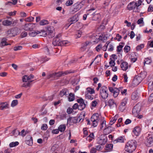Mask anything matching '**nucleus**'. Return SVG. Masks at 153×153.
Here are the masks:
<instances>
[{"label": "nucleus", "instance_id": "nucleus-1", "mask_svg": "<svg viewBox=\"0 0 153 153\" xmlns=\"http://www.w3.org/2000/svg\"><path fill=\"white\" fill-rule=\"evenodd\" d=\"M137 145V142L135 140H130L126 144L125 150L129 153H131L136 149Z\"/></svg>", "mask_w": 153, "mask_h": 153}, {"label": "nucleus", "instance_id": "nucleus-2", "mask_svg": "<svg viewBox=\"0 0 153 153\" xmlns=\"http://www.w3.org/2000/svg\"><path fill=\"white\" fill-rule=\"evenodd\" d=\"M105 35L101 34L100 36H97L95 35H93L91 36L90 37L93 40L91 42V44L92 42L94 44L97 43L99 40L102 41L103 42H104L105 40Z\"/></svg>", "mask_w": 153, "mask_h": 153}, {"label": "nucleus", "instance_id": "nucleus-3", "mask_svg": "<svg viewBox=\"0 0 153 153\" xmlns=\"http://www.w3.org/2000/svg\"><path fill=\"white\" fill-rule=\"evenodd\" d=\"M74 72V71L69 70L64 71H60L54 74V78L59 77L62 76H64L71 73Z\"/></svg>", "mask_w": 153, "mask_h": 153}, {"label": "nucleus", "instance_id": "nucleus-4", "mask_svg": "<svg viewBox=\"0 0 153 153\" xmlns=\"http://www.w3.org/2000/svg\"><path fill=\"white\" fill-rule=\"evenodd\" d=\"M141 106L140 104H136L133 108L132 110V113L135 116L137 117L140 114V112L141 110Z\"/></svg>", "mask_w": 153, "mask_h": 153}, {"label": "nucleus", "instance_id": "nucleus-5", "mask_svg": "<svg viewBox=\"0 0 153 153\" xmlns=\"http://www.w3.org/2000/svg\"><path fill=\"white\" fill-rule=\"evenodd\" d=\"M18 33V29L13 28L9 30L7 32V35L9 36H14Z\"/></svg>", "mask_w": 153, "mask_h": 153}, {"label": "nucleus", "instance_id": "nucleus-6", "mask_svg": "<svg viewBox=\"0 0 153 153\" xmlns=\"http://www.w3.org/2000/svg\"><path fill=\"white\" fill-rule=\"evenodd\" d=\"M61 35L60 34L56 36L53 38L52 44L54 46H60L61 40L60 39Z\"/></svg>", "mask_w": 153, "mask_h": 153}, {"label": "nucleus", "instance_id": "nucleus-7", "mask_svg": "<svg viewBox=\"0 0 153 153\" xmlns=\"http://www.w3.org/2000/svg\"><path fill=\"white\" fill-rule=\"evenodd\" d=\"M77 102L79 103L78 105V109L80 110H82L85 108L86 104H85L84 100L82 99H78L77 100Z\"/></svg>", "mask_w": 153, "mask_h": 153}, {"label": "nucleus", "instance_id": "nucleus-8", "mask_svg": "<svg viewBox=\"0 0 153 153\" xmlns=\"http://www.w3.org/2000/svg\"><path fill=\"white\" fill-rule=\"evenodd\" d=\"M105 136L104 134L102 135L97 139V143L99 144L104 145L105 143Z\"/></svg>", "mask_w": 153, "mask_h": 153}, {"label": "nucleus", "instance_id": "nucleus-9", "mask_svg": "<svg viewBox=\"0 0 153 153\" xmlns=\"http://www.w3.org/2000/svg\"><path fill=\"white\" fill-rule=\"evenodd\" d=\"M127 100H128L127 98L124 99L123 100L122 102L120 104V105L119 106V109L121 111H123V110L126 109V107L125 105L126 104Z\"/></svg>", "mask_w": 153, "mask_h": 153}, {"label": "nucleus", "instance_id": "nucleus-10", "mask_svg": "<svg viewBox=\"0 0 153 153\" xmlns=\"http://www.w3.org/2000/svg\"><path fill=\"white\" fill-rule=\"evenodd\" d=\"M121 62L120 66L122 70L126 71L128 68V64L126 62L124 61L123 60L120 61Z\"/></svg>", "mask_w": 153, "mask_h": 153}, {"label": "nucleus", "instance_id": "nucleus-11", "mask_svg": "<svg viewBox=\"0 0 153 153\" xmlns=\"http://www.w3.org/2000/svg\"><path fill=\"white\" fill-rule=\"evenodd\" d=\"M35 27V25L33 24H27L25 25L24 29L26 30H32Z\"/></svg>", "mask_w": 153, "mask_h": 153}, {"label": "nucleus", "instance_id": "nucleus-12", "mask_svg": "<svg viewBox=\"0 0 153 153\" xmlns=\"http://www.w3.org/2000/svg\"><path fill=\"white\" fill-rule=\"evenodd\" d=\"M82 4L81 3H79V4L78 3H75L73 5L74 10L72 11V12H75L79 9H80L82 7Z\"/></svg>", "mask_w": 153, "mask_h": 153}, {"label": "nucleus", "instance_id": "nucleus-13", "mask_svg": "<svg viewBox=\"0 0 153 153\" xmlns=\"http://www.w3.org/2000/svg\"><path fill=\"white\" fill-rule=\"evenodd\" d=\"M137 3L134 1H132L129 3L127 6L128 10H131L137 7Z\"/></svg>", "mask_w": 153, "mask_h": 153}, {"label": "nucleus", "instance_id": "nucleus-14", "mask_svg": "<svg viewBox=\"0 0 153 153\" xmlns=\"http://www.w3.org/2000/svg\"><path fill=\"white\" fill-rule=\"evenodd\" d=\"M106 105H108L111 108L116 106V104L114 100L112 99H110L107 103V104L106 103Z\"/></svg>", "mask_w": 153, "mask_h": 153}, {"label": "nucleus", "instance_id": "nucleus-15", "mask_svg": "<svg viewBox=\"0 0 153 153\" xmlns=\"http://www.w3.org/2000/svg\"><path fill=\"white\" fill-rule=\"evenodd\" d=\"M79 20L78 16L76 15L68 19V21L71 22V24L75 23Z\"/></svg>", "mask_w": 153, "mask_h": 153}, {"label": "nucleus", "instance_id": "nucleus-16", "mask_svg": "<svg viewBox=\"0 0 153 153\" xmlns=\"http://www.w3.org/2000/svg\"><path fill=\"white\" fill-rule=\"evenodd\" d=\"M141 131L140 128L139 126L135 127L133 129L134 134L136 136H138L140 134Z\"/></svg>", "mask_w": 153, "mask_h": 153}, {"label": "nucleus", "instance_id": "nucleus-17", "mask_svg": "<svg viewBox=\"0 0 153 153\" xmlns=\"http://www.w3.org/2000/svg\"><path fill=\"white\" fill-rule=\"evenodd\" d=\"M146 142L147 145L149 146L151 144H153V137L152 135H149L147 136Z\"/></svg>", "mask_w": 153, "mask_h": 153}, {"label": "nucleus", "instance_id": "nucleus-18", "mask_svg": "<svg viewBox=\"0 0 153 153\" xmlns=\"http://www.w3.org/2000/svg\"><path fill=\"white\" fill-rule=\"evenodd\" d=\"M77 119V117H71L68 119L67 122L70 123H76L78 122Z\"/></svg>", "mask_w": 153, "mask_h": 153}, {"label": "nucleus", "instance_id": "nucleus-19", "mask_svg": "<svg viewBox=\"0 0 153 153\" xmlns=\"http://www.w3.org/2000/svg\"><path fill=\"white\" fill-rule=\"evenodd\" d=\"M68 94V90L66 88H64L60 91L59 95L62 97L64 95L67 96Z\"/></svg>", "mask_w": 153, "mask_h": 153}, {"label": "nucleus", "instance_id": "nucleus-20", "mask_svg": "<svg viewBox=\"0 0 153 153\" xmlns=\"http://www.w3.org/2000/svg\"><path fill=\"white\" fill-rule=\"evenodd\" d=\"M100 94L104 99H105V86H102L100 90Z\"/></svg>", "mask_w": 153, "mask_h": 153}, {"label": "nucleus", "instance_id": "nucleus-21", "mask_svg": "<svg viewBox=\"0 0 153 153\" xmlns=\"http://www.w3.org/2000/svg\"><path fill=\"white\" fill-rule=\"evenodd\" d=\"M7 39L6 38H3L1 40L0 44V46L3 47L4 46L10 45V44L7 43Z\"/></svg>", "mask_w": 153, "mask_h": 153}, {"label": "nucleus", "instance_id": "nucleus-22", "mask_svg": "<svg viewBox=\"0 0 153 153\" xmlns=\"http://www.w3.org/2000/svg\"><path fill=\"white\" fill-rule=\"evenodd\" d=\"M124 141V137L123 136H120L118 137L114 141V144L117 143H123Z\"/></svg>", "mask_w": 153, "mask_h": 153}, {"label": "nucleus", "instance_id": "nucleus-23", "mask_svg": "<svg viewBox=\"0 0 153 153\" xmlns=\"http://www.w3.org/2000/svg\"><path fill=\"white\" fill-rule=\"evenodd\" d=\"M1 105L0 109L2 110L8 108H9V104L6 102L2 103Z\"/></svg>", "mask_w": 153, "mask_h": 153}, {"label": "nucleus", "instance_id": "nucleus-24", "mask_svg": "<svg viewBox=\"0 0 153 153\" xmlns=\"http://www.w3.org/2000/svg\"><path fill=\"white\" fill-rule=\"evenodd\" d=\"M40 31L38 30H33L30 31L29 33L28 34L30 36L33 37L36 36L37 34L39 33Z\"/></svg>", "mask_w": 153, "mask_h": 153}, {"label": "nucleus", "instance_id": "nucleus-25", "mask_svg": "<svg viewBox=\"0 0 153 153\" xmlns=\"http://www.w3.org/2000/svg\"><path fill=\"white\" fill-rule=\"evenodd\" d=\"M113 148V144H109L106 145V152H110L112 150Z\"/></svg>", "mask_w": 153, "mask_h": 153}, {"label": "nucleus", "instance_id": "nucleus-26", "mask_svg": "<svg viewBox=\"0 0 153 153\" xmlns=\"http://www.w3.org/2000/svg\"><path fill=\"white\" fill-rule=\"evenodd\" d=\"M122 89L123 87H120L118 88H116V91H114V97H116L118 96L120 91L122 90Z\"/></svg>", "mask_w": 153, "mask_h": 153}, {"label": "nucleus", "instance_id": "nucleus-27", "mask_svg": "<svg viewBox=\"0 0 153 153\" xmlns=\"http://www.w3.org/2000/svg\"><path fill=\"white\" fill-rule=\"evenodd\" d=\"M20 134V132L16 129L13 130L10 133L11 136H14L15 137H17Z\"/></svg>", "mask_w": 153, "mask_h": 153}, {"label": "nucleus", "instance_id": "nucleus-28", "mask_svg": "<svg viewBox=\"0 0 153 153\" xmlns=\"http://www.w3.org/2000/svg\"><path fill=\"white\" fill-rule=\"evenodd\" d=\"M99 118V114H95L91 117V121H98Z\"/></svg>", "mask_w": 153, "mask_h": 153}, {"label": "nucleus", "instance_id": "nucleus-29", "mask_svg": "<svg viewBox=\"0 0 153 153\" xmlns=\"http://www.w3.org/2000/svg\"><path fill=\"white\" fill-rule=\"evenodd\" d=\"M131 99L134 100H137L139 98V96L137 94L136 92H133L131 95Z\"/></svg>", "mask_w": 153, "mask_h": 153}, {"label": "nucleus", "instance_id": "nucleus-30", "mask_svg": "<svg viewBox=\"0 0 153 153\" xmlns=\"http://www.w3.org/2000/svg\"><path fill=\"white\" fill-rule=\"evenodd\" d=\"M119 117L118 114H116L112 118L110 122V124L112 125L114 123Z\"/></svg>", "mask_w": 153, "mask_h": 153}, {"label": "nucleus", "instance_id": "nucleus-31", "mask_svg": "<svg viewBox=\"0 0 153 153\" xmlns=\"http://www.w3.org/2000/svg\"><path fill=\"white\" fill-rule=\"evenodd\" d=\"M106 44L107 45L106 46V49L108 48L109 51H112L113 50V47L112 45L110 44V42H107Z\"/></svg>", "mask_w": 153, "mask_h": 153}, {"label": "nucleus", "instance_id": "nucleus-32", "mask_svg": "<svg viewBox=\"0 0 153 153\" xmlns=\"http://www.w3.org/2000/svg\"><path fill=\"white\" fill-rule=\"evenodd\" d=\"M66 126L65 124L61 125L58 127L59 130L61 132H63L65 130Z\"/></svg>", "mask_w": 153, "mask_h": 153}, {"label": "nucleus", "instance_id": "nucleus-33", "mask_svg": "<svg viewBox=\"0 0 153 153\" xmlns=\"http://www.w3.org/2000/svg\"><path fill=\"white\" fill-rule=\"evenodd\" d=\"M140 78V77H138V78L133 79L132 82V84H134V85H138L141 81V80L140 81H138V79H139Z\"/></svg>", "mask_w": 153, "mask_h": 153}, {"label": "nucleus", "instance_id": "nucleus-34", "mask_svg": "<svg viewBox=\"0 0 153 153\" xmlns=\"http://www.w3.org/2000/svg\"><path fill=\"white\" fill-rule=\"evenodd\" d=\"M95 93V91L94 89L91 88H87V92L86 94H94Z\"/></svg>", "mask_w": 153, "mask_h": 153}, {"label": "nucleus", "instance_id": "nucleus-35", "mask_svg": "<svg viewBox=\"0 0 153 153\" xmlns=\"http://www.w3.org/2000/svg\"><path fill=\"white\" fill-rule=\"evenodd\" d=\"M85 117V114H81L79 116L77 117V120L78 122H82L83 121V119Z\"/></svg>", "mask_w": 153, "mask_h": 153}, {"label": "nucleus", "instance_id": "nucleus-36", "mask_svg": "<svg viewBox=\"0 0 153 153\" xmlns=\"http://www.w3.org/2000/svg\"><path fill=\"white\" fill-rule=\"evenodd\" d=\"M90 42L88 41H86L83 43L82 44V46L81 48V50L82 51H84L85 49V47L88 46Z\"/></svg>", "mask_w": 153, "mask_h": 153}, {"label": "nucleus", "instance_id": "nucleus-37", "mask_svg": "<svg viewBox=\"0 0 153 153\" xmlns=\"http://www.w3.org/2000/svg\"><path fill=\"white\" fill-rule=\"evenodd\" d=\"M2 24L4 25L7 26L11 25L12 24V22L10 21L6 20L2 22Z\"/></svg>", "mask_w": 153, "mask_h": 153}, {"label": "nucleus", "instance_id": "nucleus-38", "mask_svg": "<svg viewBox=\"0 0 153 153\" xmlns=\"http://www.w3.org/2000/svg\"><path fill=\"white\" fill-rule=\"evenodd\" d=\"M68 99L69 101H74L75 99L74 94L72 93H70L69 94V97Z\"/></svg>", "mask_w": 153, "mask_h": 153}, {"label": "nucleus", "instance_id": "nucleus-39", "mask_svg": "<svg viewBox=\"0 0 153 153\" xmlns=\"http://www.w3.org/2000/svg\"><path fill=\"white\" fill-rule=\"evenodd\" d=\"M60 46H68L70 45V42L68 41H61Z\"/></svg>", "mask_w": 153, "mask_h": 153}, {"label": "nucleus", "instance_id": "nucleus-40", "mask_svg": "<svg viewBox=\"0 0 153 153\" xmlns=\"http://www.w3.org/2000/svg\"><path fill=\"white\" fill-rule=\"evenodd\" d=\"M120 44H124V43L123 42H121L120 43V44L119 46H117V51L118 52H120L121 51H122V48L123 47V46L120 45Z\"/></svg>", "mask_w": 153, "mask_h": 153}, {"label": "nucleus", "instance_id": "nucleus-41", "mask_svg": "<svg viewBox=\"0 0 153 153\" xmlns=\"http://www.w3.org/2000/svg\"><path fill=\"white\" fill-rule=\"evenodd\" d=\"M97 104V102L96 100L93 101L91 103V109H93L95 108Z\"/></svg>", "mask_w": 153, "mask_h": 153}, {"label": "nucleus", "instance_id": "nucleus-42", "mask_svg": "<svg viewBox=\"0 0 153 153\" xmlns=\"http://www.w3.org/2000/svg\"><path fill=\"white\" fill-rule=\"evenodd\" d=\"M32 82V81H28L27 82H24L22 85L21 86V87H29L30 86V83Z\"/></svg>", "mask_w": 153, "mask_h": 153}, {"label": "nucleus", "instance_id": "nucleus-43", "mask_svg": "<svg viewBox=\"0 0 153 153\" xmlns=\"http://www.w3.org/2000/svg\"><path fill=\"white\" fill-rule=\"evenodd\" d=\"M48 24V21L46 20H43L40 21L39 24L41 25H44Z\"/></svg>", "mask_w": 153, "mask_h": 153}, {"label": "nucleus", "instance_id": "nucleus-44", "mask_svg": "<svg viewBox=\"0 0 153 153\" xmlns=\"http://www.w3.org/2000/svg\"><path fill=\"white\" fill-rule=\"evenodd\" d=\"M85 97L86 98L92 100L94 99L93 96L88 94H86Z\"/></svg>", "mask_w": 153, "mask_h": 153}, {"label": "nucleus", "instance_id": "nucleus-45", "mask_svg": "<svg viewBox=\"0 0 153 153\" xmlns=\"http://www.w3.org/2000/svg\"><path fill=\"white\" fill-rule=\"evenodd\" d=\"M18 104V101L17 100H14L11 102V106L12 107H14L16 105Z\"/></svg>", "mask_w": 153, "mask_h": 153}, {"label": "nucleus", "instance_id": "nucleus-46", "mask_svg": "<svg viewBox=\"0 0 153 153\" xmlns=\"http://www.w3.org/2000/svg\"><path fill=\"white\" fill-rule=\"evenodd\" d=\"M19 144V143L18 142H12L10 144L9 146L10 147H12L17 146Z\"/></svg>", "mask_w": 153, "mask_h": 153}, {"label": "nucleus", "instance_id": "nucleus-47", "mask_svg": "<svg viewBox=\"0 0 153 153\" xmlns=\"http://www.w3.org/2000/svg\"><path fill=\"white\" fill-rule=\"evenodd\" d=\"M26 143L28 145L31 146L33 144V141L32 137H31L30 139L29 140H27L26 141Z\"/></svg>", "mask_w": 153, "mask_h": 153}, {"label": "nucleus", "instance_id": "nucleus-48", "mask_svg": "<svg viewBox=\"0 0 153 153\" xmlns=\"http://www.w3.org/2000/svg\"><path fill=\"white\" fill-rule=\"evenodd\" d=\"M130 50V47L129 46L126 45L124 48L125 52L126 53H128Z\"/></svg>", "mask_w": 153, "mask_h": 153}, {"label": "nucleus", "instance_id": "nucleus-49", "mask_svg": "<svg viewBox=\"0 0 153 153\" xmlns=\"http://www.w3.org/2000/svg\"><path fill=\"white\" fill-rule=\"evenodd\" d=\"M144 47V45L143 44H141L140 45L137 46L136 48L137 51L140 50L142 49Z\"/></svg>", "mask_w": 153, "mask_h": 153}, {"label": "nucleus", "instance_id": "nucleus-50", "mask_svg": "<svg viewBox=\"0 0 153 153\" xmlns=\"http://www.w3.org/2000/svg\"><path fill=\"white\" fill-rule=\"evenodd\" d=\"M12 2H8L6 4H9V5H11V4L13 5L16 4L17 2V0H12Z\"/></svg>", "mask_w": 153, "mask_h": 153}, {"label": "nucleus", "instance_id": "nucleus-51", "mask_svg": "<svg viewBox=\"0 0 153 153\" xmlns=\"http://www.w3.org/2000/svg\"><path fill=\"white\" fill-rule=\"evenodd\" d=\"M102 44L99 45L95 48L96 50L97 51H99L101 48H103V49L104 50V48H102Z\"/></svg>", "mask_w": 153, "mask_h": 153}, {"label": "nucleus", "instance_id": "nucleus-52", "mask_svg": "<svg viewBox=\"0 0 153 153\" xmlns=\"http://www.w3.org/2000/svg\"><path fill=\"white\" fill-rule=\"evenodd\" d=\"M28 78L29 77L25 75L22 78V81L24 82H27V81L29 80Z\"/></svg>", "mask_w": 153, "mask_h": 153}, {"label": "nucleus", "instance_id": "nucleus-53", "mask_svg": "<svg viewBox=\"0 0 153 153\" xmlns=\"http://www.w3.org/2000/svg\"><path fill=\"white\" fill-rule=\"evenodd\" d=\"M39 33H41V36H43L45 37L47 35V33L44 30H41L40 31Z\"/></svg>", "mask_w": 153, "mask_h": 153}, {"label": "nucleus", "instance_id": "nucleus-54", "mask_svg": "<svg viewBox=\"0 0 153 153\" xmlns=\"http://www.w3.org/2000/svg\"><path fill=\"white\" fill-rule=\"evenodd\" d=\"M73 1L72 0H68L67 1L65 4L67 6H70L73 4Z\"/></svg>", "mask_w": 153, "mask_h": 153}, {"label": "nucleus", "instance_id": "nucleus-55", "mask_svg": "<svg viewBox=\"0 0 153 153\" xmlns=\"http://www.w3.org/2000/svg\"><path fill=\"white\" fill-rule=\"evenodd\" d=\"M22 48V46H18L14 47V51H16L21 50Z\"/></svg>", "mask_w": 153, "mask_h": 153}, {"label": "nucleus", "instance_id": "nucleus-56", "mask_svg": "<svg viewBox=\"0 0 153 153\" xmlns=\"http://www.w3.org/2000/svg\"><path fill=\"white\" fill-rule=\"evenodd\" d=\"M151 62V59H148V58H146V59H145L144 60V65L145 64H149V63H150Z\"/></svg>", "mask_w": 153, "mask_h": 153}, {"label": "nucleus", "instance_id": "nucleus-57", "mask_svg": "<svg viewBox=\"0 0 153 153\" xmlns=\"http://www.w3.org/2000/svg\"><path fill=\"white\" fill-rule=\"evenodd\" d=\"M34 19V17L31 16L26 19L25 21L27 22H32L33 21Z\"/></svg>", "mask_w": 153, "mask_h": 153}, {"label": "nucleus", "instance_id": "nucleus-58", "mask_svg": "<svg viewBox=\"0 0 153 153\" xmlns=\"http://www.w3.org/2000/svg\"><path fill=\"white\" fill-rule=\"evenodd\" d=\"M48 128L47 125L46 124H44L42 125L41 127V129L42 130H45Z\"/></svg>", "mask_w": 153, "mask_h": 153}, {"label": "nucleus", "instance_id": "nucleus-59", "mask_svg": "<svg viewBox=\"0 0 153 153\" xmlns=\"http://www.w3.org/2000/svg\"><path fill=\"white\" fill-rule=\"evenodd\" d=\"M116 88H113L112 87H109V90L110 92L111 93H113V96H114V91H116Z\"/></svg>", "mask_w": 153, "mask_h": 153}, {"label": "nucleus", "instance_id": "nucleus-60", "mask_svg": "<svg viewBox=\"0 0 153 153\" xmlns=\"http://www.w3.org/2000/svg\"><path fill=\"white\" fill-rule=\"evenodd\" d=\"M137 23L138 24H140L143 23V18H141L140 19H139L137 21Z\"/></svg>", "mask_w": 153, "mask_h": 153}, {"label": "nucleus", "instance_id": "nucleus-61", "mask_svg": "<svg viewBox=\"0 0 153 153\" xmlns=\"http://www.w3.org/2000/svg\"><path fill=\"white\" fill-rule=\"evenodd\" d=\"M27 35V33L25 32H22L21 34V36L22 38H24L26 37Z\"/></svg>", "mask_w": 153, "mask_h": 153}, {"label": "nucleus", "instance_id": "nucleus-62", "mask_svg": "<svg viewBox=\"0 0 153 153\" xmlns=\"http://www.w3.org/2000/svg\"><path fill=\"white\" fill-rule=\"evenodd\" d=\"M73 111V109L71 108H68L67 110V113L69 114L71 113Z\"/></svg>", "mask_w": 153, "mask_h": 153}, {"label": "nucleus", "instance_id": "nucleus-63", "mask_svg": "<svg viewBox=\"0 0 153 153\" xmlns=\"http://www.w3.org/2000/svg\"><path fill=\"white\" fill-rule=\"evenodd\" d=\"M148 11H153V6L151 5H150L148 9Z\"/></svg>", "mask_w": 153, "mask_h": 153}, {"label": "nucleus", "instance_id": "nucleus-64", "mask_svg": "<svg viewBox=\"0 0 153 153\" xmlns=\"http://www.w3.org/2000/svg\"><path fill=\"white\" fill-rule=\"evenodd\" d=\"M149 101L152 102L153 101V93H152L149 98Z\"/></svg>", "mask_w": 153, "mask_h": 153}]
</instances>
